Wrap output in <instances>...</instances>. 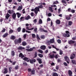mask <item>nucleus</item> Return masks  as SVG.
<instances>
[{
	"label": "nucleus",
	"mask_w": 76,
	"mask_h": 76,
	"mask_svg": "<svg viewBox=\"0 0 76 76\" xmlns=\"http://www.w3.org/2000/svg\"><path fill=\"white\" fill-rule=\"evenodd\" d=\"M14 42L15 45L18 44H20L22 42V39L20 38H18V39H16L15 40Z\"/></svg>",
	"instance_id": "obj_1"
},
{
	"label": "nucleus",
	"mask_w": 76,
	"mask_h": 76,
	"mask_svg": "<svg viewBox=\"0 0 76 76\" xmlns=\"http://www.w3.org/2000/svg\"><path fill=\"white\" fill-rule=\"evenodd\" d=\"M64 58L67 63H68V64H69L70 63V60H69V58L68 57V56H65Z\"/></svg>",
	"instance_id": "obj_2"
},
{
	"label": "nucleus",
	"mask_w": 76,
	"mask_h": 76,
	"mask_svg": "<svg viewBox=\"0 0 76 76\" xmlns=\"http://www.w3.org/2000/svg\"><path fill=\"white\" fill-rule=\"evenodd\" d=\"M30 63L31 64H33L34 63H35L36 62V60L35 59H30Z\"/></svg>",
	"instance_id": "obj_3"
},
{
	"label": "nucleus",
	"mask_w": 76,
	"mask_h": 76,
	"mask_svg": "<svg viewBox=\"0 0 76 76\" xmlns=\"http://www.w3.org/2000/svg\"><path fill=\"white\" fill-rule=\"evenodd\" d=\"M12 17L14 20L16 19V14L15 13H14L12 15Z\"/></svg>",
	"instance_id": "obj_4"
},
{
	"label": "nucleus",
	"mask_w": 76,
	"mask_h": 76,
	"mask_svg": "<svg viewBox=\"0 0 76 76\" xmlns=\"http://www.w3.org/2000/svg\"><path fill=\"white\" fill-rule=\"evenodd\" d=\"M19 57H21V58H23L25 57V56L23 55L22 53H20L19 54Z\"/></svg>",
	"instance_id": "obj_5"
},
{
	"label": "nucleus",
	"mask_w": 76,
	"mask_h": 76,
	"mask_svg": "<svg viewBox=\"0 0 76 76\" xmlns=\"http://www.w3.org/2000/svg\"><path fill=\"white\" fill-rule=\"evenodd\" d=\"M75 57V53L72 54L70 56V58L71 59H73Z\"/></svg>",
	"instance_id": "obj_6"
},
{
	"label": "nucleus",
	"mask_w": 76,
	"mask_h": 76,
	"mask_svg": "<svg viewBox=\"0 0 76 76\" xmlns=\"http://www.w3.org/2000/svg\"><path fill=\"white\" fill-rule=\"evenodd\" d=\"M23 60H25L26 61H27V62H29V58L25 57L23 58Z\"/></svg>",
	"instance_id": "obj_7"
},
{
	"label": "nucleus",
	"mask_w": 76,
	"mask_h": 76,
	"mask_svg": "<svg viewBox=\"0 0 76 76\" xmlns=\"http://www.w3.org/2000/svg\"><path fill=\"white\" fill-rule=\"evenodd\" d=\"M72 73H73L72 72V71L70 70H69L68 74L69 76H73V75H72Z\"/></svg>",
	"instance_id": "obj_8"
},
{
	"label": "nucleus",
	"mask_w": 76,
	"mask_h": 76,
	"mask_svg": "<svg viewBox=\"0 0 76 76\" xmlns=\"http://www.w3.org/2000/svg\"><path fill=\"white\" fill-rule=\"evenodd\" d=\"M10 17V15L8 13H7L6 15L5 16V18L7 20L9 19V18Z\"/></svg>",
	"instance_id": "obj_9"
},
{
	"label": "nucleus",
	"mask_w": 76,
	"mask_h": 76,
	"mask_svg": "<svg viewBox=\"0 0 76 76\" xmlns=\"http://www.w3.org/2000/svg\"><path fill=\"white\" fill-rule=\"evenodd\" d=\"M49 55H50L49 56V57H50V58H54V54H53V55H50V54H49Z\"/></svg>",
	"instance_id": "obj_10"
},
{
	"label": "nucleus",
	"mask_w": 76,
	"mask_h": 76,
	"mask_svg": "<svg viewBox=\"0 0 76 76\" xmlns=\"http://www.w3.org/2000/svg\"><path fill=\"white\" fill-rule=\"evenodd\" d=\"M40 48L42 50H45L46 48V46L45 45H42L40 47Z\"/></svg>",
	"instance_id": "obj_11"
},
{
	"label": "nucleus",
	"mask_w": 76,
	"mask_h": 76,
	"mask_svg": "<svg viewBox=\"0 0 76 76\" xmlns=\"http://www.w3.org/2000/svg\"><path fill=\"white\" fill-rule=\"evenodd\" d=\"M31 73L32 75H35V70L34 69H33L31 71Z\"/></svg>",
	"instance_id": "obj_12"
},
{
	"label": "nucleus",
	"mask_w": 76,
	"mask_h": 76,
	"mask_svg": "<svg viewBox=\"0 0 76 76\" xmlns=\"http://www.w3.org/2000/svg\"><path fill=\"white\" fill-rule=\"evenodd\" d=\"M8 72L7 68H5L4 69V74H6V73H7Z\"/></svg>",
	"instance_id": "obj_13"
},
{
	"label": "nucleus",
	"mask_w": 76,
	"mask_h": 76,
	"mask_svg": "<svg viewBox=\"0 0 76 76\" xmlns=\"http://www.w3.org/2000/svg\"><path fill=\"white\" fill-rule=\"evenodd\" d=\"M23 49H25V48L22 47L21 46H19L18 48V50H23Z\"/></svg>",
	"instance_id": "obj_14"
},
{
	"label": "nucleus",
	"mask_w": 76,
	"mask_h": 76,
	"mask_svg": "<svg viewBox=\"0 0 76 76\" xmlns=\"http://www.w3.org/2000/svg\"><path fill=\"white\" fill-rule=\"evenodd\" d=\"M75 42L74 41L71 40H70L69 42L68 43L69 44H74L75 43Z\"/></svg>",
	"instance_id": "obj_15"
},
{
	"label": "nucleus",
	"mask_w": 76,
	"mask_h": 76,
	"mask_svg": "<svg viewBox=\"0 0 76 76\" xmlns=\"http://www.w3.org/2000/svg\"><path fill=\"white\" fill-rule=\"evenodd\" d=\"M37 61H38L39 64H41L42 63V60L41 59L39 58H37Z\"/></svg>",
	"instance_id": "obj_16"
},
{
	"label": "nucleus",
	"mask_w": 76,
	"mask_h": 76,
	"mask_svg": "<svg viewBox=\"0 0 76 76\" xmlns=\"http://www.w3.org/2000/svg\"><path fill=\"white\" fill-rule=\"evenodd\" d=\"M25 19L26 20H29V19H31V17L30 16L28 15L25 18Z\"/></svg>",
	"instance_id": "obj_17"
},
{
	"label": "nucleus",
	"mask_w": 76,
	"mask_h": 76,
	"mask_svg": "<svg viewBox=\"0 0 76 76\" xmlns=\"http://www.w3.org/2000/svg\"><path fill=\"white\" fill-rule=\"evenodd\" d=\"M11 56H12V57H14V56H15V53L14 50H13L11 51Z\"/></svg>",
	"instance_id": "obj_18"
},
{
	"label": "nucleus",
	"mask_w": 76,
	"mask_h": 76,
	"mask_svg": "<svg viewBox=\"0 0 76 76\" xmlns=\"http://www.w3.org/2000/svg\"><path fill=\"white\" fill-rule=\"evenodd\" d=\"M48 9L51 12H53L54 11L53 10V8L51 7H49L48 8Z\"/></svg>",
	"instance_id": "obj_19"
},
{
	"label": "nucleus",
	"mask_w": 76,
	"mask_h": 76,
	"mask_svg": "<svg viewBox=\"0 0 76 76\" xmlns=\"http://www.w3.org/2000/svg\"><path fill=\"white\" fill-rule=\"evenodd\" d=\"M50 43L51 44H53V43H54V38H53L50 40Z\"/></svg>",
	"instance_id": "obj_20"
},
{
	"label": "nucleus",
	"mask_w": 76,
	"mask_h": 76,
	"mask_svg": "<svg viewBox=\"0 0 76 76\" xmlns=\"http://www.w3.org/2000/svg\"><path fill=\"white\" fill-rule=\"evenodd\" d=\"M7 35H8V33H6L3 35L2 37H3V38H6V37Z\"/></svg>",
	"instance_id": "obj_21"
},
{
	"label": "nucleus",
	"mask_w": 76,
	"mask_h": 76,
	"mask_svg": "<svg viewBox=\"0 0 76 76\" xmlns=\"http://www.w3.org/2000/svg\"><path fill=\"white\" fill-rule=\"evenodd\" d=\"M37 56H38V53H37V52H35L34 58L37 57Z\"/></svg>",
	"instance_id": "obj_22"
},
{
	"label": "nucleus",
	"mask_w": 76,
	"mask_h": 76,
	"mask_svg": "<svg viewBox=\"0 0 76 76\" xmlns=\"http://www.w3.org/2000/svg\"><path fill=\"white\" fill-rule=\"evenodd\" d=\"M16 14V15H17V16L18 18H19L20 16H21V14L19 13V12H17Z\"/></svg>",
	"instance_id": "obj_23"
},
{
	"label": "nucleus",
	"mask_w": 76,
	"mask_h": 76,
	"mask_svg": "<svg viewBox=\"0 0 76 76\" xmlns=\"http://www.w3.org/2000/svg\"><path fill=\"white\" fill-rule=\"evenodd\" d=\"M73 23V22H72V21H69L68 22V25L69 26H71V25H72V24Z\"/></svg>",
	"instance_id": "obj_24"
},
{
	"label": "nucleus",
	"mask_w": 76,
	"mask_h": 76,
	"mask_svg": "<svg viewBox=\"0 0 76 76\" xmlns=\"http://www.w3.org/2000/svg\"><path fill=\"white\" fill-rule=\"evenodd\" d=\"M15 38H16V37L15 36L12 35L11 36V39H12V40H14V39H15Z\"/></svg>",
	"instance_id": "obj_25"
},
{
	"label": "nucleus",
	"mask_w": 76,
	"mask_h": 76,
	"mask_svg": "<svg viewBox=\"0 0 76 76\" xmlns=\"http://www.w3.org/2000/svg\"><path fill=\"white\" fill-rule=\"evenodd\" d=\"M56 23L57 24H60V21L59 20H57L56 21Z\"/></svg>",
	"instance_id": "obj_26"
},
{
	"label": "nucleus",
	"mask_w": 76,
	"mask_h": 76,
	"mask_svg": "<svg viewBox=\"0 0 76 76\" xmlns=\"http://www.w3.org/2000/svg\"><path fill=\"white\" fill-rule=\"evenodd\" d=\"M42 19H40L39 21V24H42Z\"/></svg>",
	"instance_id": "obj_27"
},
{
	"label": "nucleus",
	"mask_w": 76,
	"mask_h": 76,
	"mask_svg": "<svg viewBox=\"0 0 76 76\" xmlns=\"http://www.w3.org/2000/svg\"><path fill=\"white\" fill-rule=\"evenodd\" d=\"M22 7L20 6H19L17 10H22Z\"/></svg>",
	"instance_id": "obj_28"
},
{
	"label": "nucleus",
	"mask_w": 76,
	"mask_h": 76,
	"mask_svg": "<svg viewBox=\"0 0 76 76\" xmlns=\"http://www.w3.org/2000/svg\"><path fill=\"white\" fill-rule=\"evenodd\" d=\"M38 56L39 57H40V58H42V57H43V55L39 53L38 54Z\"/></svg>",
	"instance_id": "obj_29"
},
{
	"label": "nucleus",
	"mask_w": 76,
	"mask_h": 76,
	"mask_svg": "<svg viewBox=\"0 0 76 76\" xmlns=\"http://www.w3.org/2000/svg\"><path fill=\"white\" fill-rule=\"evenodd\" d=\"M12 67H10L9 68V73H11V72H12Z\"/></svg>",
	"instance_id": "obj_30"
},
{
	"label": "nucleus",
	"mask_w": 76,
	"mask_h": 76,
	"mask_svg": "<svg viewBox=\"0 0 76 76\" xmlns=\"http://www.w3.org/2000/svg\"><path fill=\"white\" fill-rule=\"evenodd\" d=\"M34 10L39 11V8L38 7H36L34 9Z\"/></svg>",
	"instance_id": "obj_31"
},
{
	"label": "nucleus",
	"mask_w": 76,
	"mask_h": 76,
	"mask_svg": "<svg viewBox=\"0 0 76 76\" xmlns=\"http://www.w3.org/2000/svg\"><path fill=\"white\" fill-rule=\"evenodd\" d=\"M22 45L23 46H25V45H26V43L25 42H23L22 43Z\"/></svg>",
	"instance_id": "obj_32"
},
{
	"label": "nucleus",
	"mask_w": 76,
	"mask_h": 76,
	"mask_svg": "<svg viewBox=\"0 0 76 76\" xmlns=\"http://www.w3.org/2000/svg\"><path fill=\"white\" fill-rule=\"evenodd\" d=\"M25 19L24 17H21L20 18V20H21V21H23V20H25V19Z\"/></svg>",
	"instance_id": "obj_33"
},
{
	"label": "nucleus",
	"mask_w": 76,
	"mask_h": 76,
	"mask_svg": "<svg viewBox=\"0 0 76 76\" xmlns=\"http://www.w3.org/2000/svg\"><path fill=\"white\" fill-rule=\"evenodd\" d=\"M40 38H41V39H45V35H42L40 37Z\"/></svg>",
	"instance_id": "obj_34"
},
{
	"label": "nucleus",
	"mask_w": 76,
	"mask_h": 76,
	"mask_svg": "<svg viewBox=\"0 0 76 76\" xmlns=\"http://www.w3.org/2000/svg\"><path fill=\"white\" fill-rule=\"evenodd\" d=\"M63 52L62 51V50H60L59 51V54H60V55H62V54H63Z\"/></svg>",
	"instance_id": "obj_35"
},
{
	"label": "nucleus",
	"mask_w": 76,
	"mask_h": 76,
	"mask_svg": "<svg viewBox=\"0 0 76 76\" xmlns=\"http://www.w3.org/2000/svg\"><path fill=\"white\" fill-rule=\"evenodd\" d=\"M42 31H43L44 32H48V31L44 29H41Z\"/></svg>",
	"instance_id": "obj_36"
},
{
	"label": "nucleus",
	"mask_w": 76,
	"mask_h": 76,
	"mask_svg": "<svg viewBox=\"0 0 76 76\" xmlns=\"http://www.w3.org/2000/svg\"><path fill=\"white\" fill-rule=\"evenodd\" d=\"M53 76H58V74L56 73H54L53 74Z\"/></svg>",
	"instance_id": "obj_37"
},
{
	"label": "nucleus",
	"mask_w": 76,
	"mask_h": 76,
	"mask_svg": "<svg viewBox=\"0 0 76 76\" xmlns=\"http://www.w3.org/2000/svg\"><path fill=\"white\" fill-rule=\"evenodd\" d=\"M38 51H39V53H41V54H42V53H43V51L41 50H38Z\"/></svg>",
	"instance_id": "obj_38"
},
{
	"label": "nucleus",
	"mask_w": 76,
	"mask_h": 76,
	"mask_svg": "<svg viewBox=\"0 0 76 76\" xmlns=\"http://www.w3.org/2000/svg\"><path fill=\"white\" fill-rule=\"evenodd\" d=\"M18 32H20L21 31V28L20 27H18L17 29Z\"/></svg>",
	"instance_id": "obj_39"
},
{
	"label": "nucleus",
	"mask_w": 76,
	"mask_h": 76,
	"mask_svg": "<svg viewBox=\"0 0 76 76\" xmlns=\"http://www.w3.org/2000/svg\"><path fill=\"white\" fill-rule=\"evenodd\" d=\"M33 22L35 23V24H36L37 23V19H35L33 20Z\"/></svg>",
	"instance_id": "obj_40"
},
{
	"label": "nucleus",
	"mask_w": 76,
	"mask_h": 76,
	"mask_svg": "<svg viewBox=\"0 0 76 76\" xmlns=\"http://www.w3.org/2000/svg\"><path fill=\"white\" fill-rule=\"evenodd\" d=\"M70 12H71V13H75V10H74L72 9L71 10Z\"/></svg>",
	"instance_id": "obj_41"
},
{
	"label": "nucleus",
	"mask_w": 76,
	"mask_h": 76,
	"mask_svg": "<svg viewBox=\"0 0 76 76\" xmlns=\"http://www.w3.org/2000/svg\"><path fill=\"white\" fill-rule=\"evenodd\" d=\"M32 36L33 38H35V37H36V36L35 35V34H32Z\"/></svg>",
	"instance_id": "obj_42"
},
{
	"label": "nucleus",
	"mask_w": 76,
	"mask_h": 76,
	"mask_svg": "<svg viewBox=\"0 0 76 76\" xmlns=\"http://www.w3.org/2000/svg\"><path fill=\"white\" fill-rule=\"evenodd\" d=\"M27 50L28 51H32V50H33V49H32V48H31L29 49H28Z\"/></svg>",
	"instance_id": "obj_43"
},
{
	"label": "nucleus",
	"mask_w": 76,
	"mask_h": 76,
	"mask_svg": "<svg viewBox=\"0 0 76 76\" xmlns=\"http://www.w3.org/2000/svg\"><path fill=\"white\" fill-rule=\"evenodd\" d=\"M13 32V30H11L9 31V34H12Z\"/></svg>",
	"instance_id": "obj_44"
},
{
	"label": "nucleus",
	"mask_w": 76,
	"mask_h": 76,
	"mask_svg": "<svg viewBox=\"0 0 76 76\" xmlns=\"http://www.w3.org/2000/svg\"><path fill=\"white\" fill-rule=\"evenodd\" d=\"M57 41L58 44H60L61 43V40L60 39H58Z\"/></svg>",
	"instance_id": "obj_45"
},
{
	"label": "nucleus",
	"mask_w": 76,
	"mask_h": 76,
	"mask_svg": "<svg viewBox=\"0 0 76 76\" xmlns=\"http://www.w3.org/2000/svg\"><path fill=\"white\" fill-rule=\"evenodd\" d=\"M23 65H24V66H27V65H28V64H27V63H26V62L23 63Z\"/></svg>",
	"instance_id": "obj_46"
},
{
	"label": "nucleus",
	"mask_w": 76,
	"mask_h": 76,
	"mask_svg": "<svg viewBox=\"0 0 76 76\" xmlns=\"http://www.w3.org/2000/svg\"><path fill=\"white\" fill-rule=\"evenodd\" d=\"M6 31V29L4 28L1 31V32H2V33H3L4 32Z\"/></svg>",
	"instance_id": "obj_47"
},
{
	"label": "nucleus",
	"mask_w": 76,
	"mask_h": 76,
	"mask_svg": "<svg viewBox=\"0 0 76 76\" xmlns=\"http://www.w3.org/2000/svg\"><path fill=\"white\" fill-rule=\"evenodd\" d=\"M42 7H43V6H42V5H41L39 6V9H42Z\"/></svg>",
	"instance_id": "obj_48"
},
{
	"label": "nucleus",
	"mask_w": 76,
	"mask_h": 76,
	"mask_svg": "<svg viewBox=\"0 0 76 76\" xmlns=\"http://www.w3.org/2000/svg\"><path fill=\"white\" fill-rule=\"evenodd\" d=\"M65 36L67 37H70V35L69 34H65Z\"/></svg>",
	"instance_id": "obj_49"
},
{
	"label": "nucleus",
	"mask_w": 76,
	"mask_h": 76,
	"mask_svg": "<svg viewBox=\"0 0 76 76\" xmlns=\"http://www.w3.org/2000/svg\"><path fill=\"white\" fill-rule=\"evenodd\" d=\"M54 57L56 59L58 58V56L57 55H54Z\"/></svg>",
	"instance_id": "obj_50"
},
{
	"label": "nucleus",
	"mask_w": 76,
	"mask_h": 76,
	"mask_svg": "<svg viewBox=\"0 0 76 76\" xmlns=\"http://www.w3.org/2000/svg\"><path fill=\"white\" fill-rule=\"evenodd\" d=\"M62 3H64V4H66V1L64 0H62Z\"/></svg>",
	"instance_id": "obj_51"
},
{
	"label": "nucleus",
	"mask_w": 76,
	"mask_h": 76,
	"mask_svg": "<svg viewBox=\"0 0 76 76\" xmlns=\"http://www.w3.org/2000/svg\"><path fill=\"white\" fill-rule=\"evenodd\" d=\"M25 31H26V29L25 28H23L22 30L23 32H25Z\"/></svg>",
	"instance_id": "obj_52"
},
{
	"label": "nucleus",
	"mask_w": 76,
	"mask_h": 76,
	"mask_svg": "<svg viewBox=\"0 0 76 76\" xmlns=\"http://www.w3.org/2000/svg\"><path fill=\"white\" fill-rule=\"evenodd\" d=\"M72 63L73 64H75V62H76V61L74 60H72Z\"/></svg>",
	"instance_id": "obj_53"
},
{
	"label": "nucleus",
	"mask_w": 76,
	"mask_h": 76,
	"mask_svg": "<svg viewBox=\"0 0 76 76\" xmlns=\"http://www.w3.org/2000/svg\"><path fill=\"white\" fill-rule=\"evenodd\" d=\"M8 12L9 14H12V12H11V10H9Z\"/></svg>",
	"instance_id": "obj_54"
},
{
	"label": "nucleus",
	"mask_w": 76,
	"mask_h": 76,
	"mask_svg": "<svg viewBox=\"0 0 76 76\" xmlns=\"http://www.w3.org/2000/svg\"><path fill=\"white\" fill-rule=\"evenodd\" d=\"M19 68V66H17L15 67V69H16V70H17V69H18V68Z\"/></svg>",
	"instance_id": "obj_55"
},
{
	"label": "nucleus",
	"mask_w": 76,
	"mask_h": 76,
	"mask_svg": "<svg viewBox=\"0 0 76 76\" xmlns=\"http://www.w3.org/2000/svg\"><path fill=\"white\" fill-rule=\"evenodd\" d=\"M28 72H31V69H30V68H28Z\"/></svg>",
	"instance_id": "obj_56"
},
{
	"label": "nucleus",
	"mask_w": 76,
	"mask_h": 76,
	"mask_svg": "<svg viewBox=\"0 0 76 76\" xmlns=\"http://www.w3.org/2000/svg\"><path fill=\"white\" fill-rule=\"evenodd\" d=\"M66 19L69 20H70V17H66Z\"/></svg>",
	"instance_id": "obj_57"
},
{
	"label": "nucleus",
	"mask_w": 76,
	"mask_h": 76,
	"mask_svg": "<svg viewBox=\"0 0 76 76\" xmlns=\"http://www.w3.org/2000/svg\"><path fill=\"white\" fill-rule=\"evenodd\" d=\"M48 16L50 17L51 16V13H49L48 14Z\"/></svg>",
	"instance_id": "obj_58"
},
{
	"label": "nucleus",
	"mask_w": 76,
	"mask_h": 76,
	"mask_svg": "<svg viewBox=\"0 0 76 76\" xmlns=\"http://www.w3.org/2000/svg\"><path fill=\"white\" fill-rule=\"evenodd\" d=\"M64 66H67V63H66V62H64Z\"/></svg>",
	"instance_id": "obj_59"
},
{
	"label": "nucleus",
	"mask_w": 76,
	"mask_h": 76,
	"mask_svg": "<svg viewBox=\"0 0 76 76\" xmlns=\"http://www.w3.org/2000/svg\"><path fill=\"white\" fill-rule=\"evenodd\" d=\"M23 38H26V34H25L23 36Z\"/></svg>",
	"instance_id": "obj_60"
},
{
	"label": "nucleus",
	"mask_w": 76,
	"mask_h": 76,
	"mask_svg": "<svg viewBox=\"0 0 76 76\" xmlns=\"http://www.w3.org/2000/svg\"><path fill=\"white\" fill-rule=\"evenodd\" d=\"M69 12H70L71 11V8H68V9L67 10Z\"/></svg>",
	"instance_id": "obj_61"
},
{
	"label": "nucleus",
	"mask_w": 76,
	"mask_h": 76,
	"mask_svg": "<svg viewBox=\"0 0 76 76\" xmlns=\"http://www.w3.org/2000/svg\"><path fill=\"white\" fill-rule=\"evenodd\" d=\"M58 69H59V66H56V70H58Z\"/></svg>",
	"instance_id": "obj_62"
},
{
	"label": "nucleus",
	"mask_w": 76,
	"mask_h": 76,
	"mask_svg": "<svg viewBox=\"0 0 76 76\" xmlns=\"http://www.w3.org/2000/svg\"><path fill=\"white\" fill-rule=\"evenodd\" d=\"M22 12H23V13L24 14V13H25V9H23V10L22 11Z\"/></svg>",
	"instance_id": "obj_63"
},
{
	"label": "nucleus",
	"mask_w": 76,
	"mask_h": 76,
	"mask_svg": "<svg viewBox=\"0 0 76 76\" xmlns=\"http://www.w3.org/2000/svg\"><path fill=\"white\" fill-rule=\"evenodd\" d=\"M43 64H41L40 66H39V67H43Z\"/></svg>",
	"instance_id": "obj_64"
}]
</instances>
